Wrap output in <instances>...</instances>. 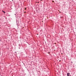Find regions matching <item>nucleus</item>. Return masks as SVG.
<instances>
[{
    "label": "nucleus",
    "mask_w": 76,
    "mask_h": 76,
    "mask_svg": "<svg viewBox=\"0 0 76 76\" xmlns=\"http://www.w3.org/2000/svg\"><path fill=\"white\" fill-rule=\"evenodd\" d=\"M70 73H67V76H70Z\"/></svg>",
    "instance_id": "obj_1"
},
{
    "label": "nucleus",
    "mask_w": 76,
    "mask_h": 76,
    "mask_svg": "<svg viewBox=\"0 0 76 76\" xmlns=\"http://www.w3.org/2000/svg\"><path fill=\"white\" fill-rule=\"evenodd\" d=\"M2 12H3L4 13V14L5 13V11H2Z\"/></svg>",
    "instance_id": "obj_2"
},
{
    "label": "nucleus",
    "mask_w": 76,
    "mask_h": 76,
    "mask_svg": "<svg viewBox=\"0 0 76 76\" xmlns=\"http://www.w3.org/2000/svg\"><path fill=\"white\" fill-rule=\"evenodd\" d=\"M26 8H25V10H26Z\"/></svg>",
    "instance_id": "obj_3"
},
{
    "label": "nucleus",
    "mask_w": 76,
    "mask_h": 76,
    "mask_svg": "<svg viewBox=\"0 0 76 76\" xmlns=\"http://www.w3.org/2000/svg\"><path fill=\"white\" fill-rule=\"evenodd\" d=\"M38 3H39V2H38Z\"/></svg>",
    "instance_id": "obj_4"
},
{
    "label": "nucleus",
    "mask_w": 76,
    "mask_h": 76,
    "mask_svg": "<svg viewBox=\"0 0 76 76\" xmlns=\"http://www.w3.org/2000/svg\"><path fill=\"white\" fill-rule=\"evenodd\" d=\"M71 63H73V62H71Z\"/></svg>",
    "instance_id": "obj_5"
}]
</instances>
